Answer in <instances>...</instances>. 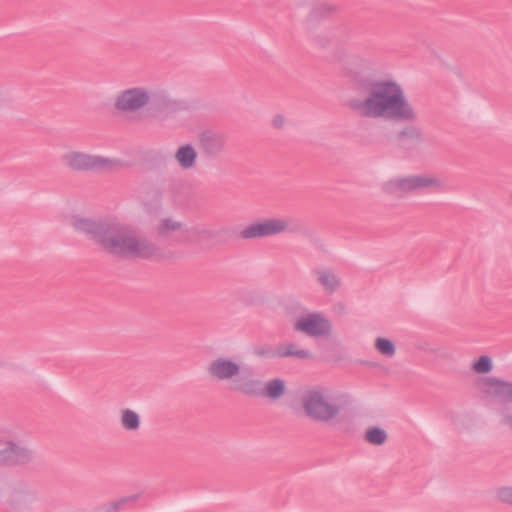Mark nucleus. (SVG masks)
<instances>
[{"label":"nucleus","mask_w":512,"mask_h":512,"mask_svg":"<svg viewBox=\"0 0 512 512\" xmlns=\"http://www.w3.org/2000/svg\"><path fill=\"white\" fill-rule=\"evenodd\" d=\"M371 63L363 58L352 57L343 67V75L359 94L345 102L346 108L360 119L396 123H414L418 113L409 101L403 87L392 79H370L367 72ZM401 142L420 144L424 134L420 127L408 124L397 133Z\"/></svg>","instance_id":"f257e3e1"},{"label":"nucleus","mask_w":512,"mask_h":512,"mask_svg":"<svg viewBox=\"0 0 512 512\" xmlns=\"http://www.w3.org/2000/svg\"><path fill=\"white\" fill-rule=\"evenodd\" d=\"M112 229L113 235L107 242L106 253L127 259L154 260L162 257L159 245L130 225L117 221Z\"/></svg>","instance_id":"f03ea898"},{"label":"nucleus","mask_w":512,"mask_h":512,"mask_svg":"<svg viewBox=\"0 0 512 512\" xmlns=\"http://www.w3.org/2000/svg\"><path fill=\"white\" fill-rule=\"evenodd\" d=\"M300 404L304 416L311 421L329 425L334 429H342L341 407L322 390L305 391L300 398Z\"/></svg>","instance_id":"7ed1b4c3"},{"label":"nucleus","mask_w":512,"mask_h":512,"mask_svg":"<svg viewBox=\"0 0 512 512\" xmlns=\"http://www.w3.org/2000/svg\"><path fill=\"white\" fill-rule=\"evenodd\" d=\"M63 165L72 172L109 173L121 166L119 159L80 150H70L62 155Z\"/></svg>","instance_id":"20e7f679"},{"label":"nucleus","mask_w":512,"mask_h":512,"mask_svg":"<svg viewBox=\"0 0 512 512\" xmlns=\"http://www.w3.org/2000/svg\"><path fill=\"white\" fill-rule=\"evenodd\" d=\"M445 183L435 176L409 175L405 177H394L381 184V190L387 195L404 196L422 189L441 190Z\"/></svg>","instance_id":"39448f33"},{"label":"nucleus","mask_w":512,"mask_h":512,"mask_svg":"<svg viewBox=\"0 0 512 512\" xmlns=\"http://www.w3.org/2000/svg\"><path fill=\"white\" fill-rule=\"evenodd\" d=\"M206 371L212 380L229 383L233 391L241 394L242 390L239 387L243 382L251 380V376L241 374L242 365L240 362L227 357H217L211 360L206 367Z\"/></svg>","instance_id":"423d86ee"},{"label":"nucleus","mask_w":512,"mask_h":512,"mask_svg":"<svg viewBox=\"0 0 512 512\" xmlns=\"http://www.w3.org/2000/svg\"><path fill=\"white\" fill-rule=\"evenodd\" d=\"M118 220L95 221L81 216H73L71 226L78 232L91 237L103 251L107 252V242L112 238Z\"/></svg>","instance_id":"0eeeda50"},{"label":"nucleus","mask_w":512,"mask_h":512,"mask_svg":"<svg viewBox=\"0 0 512 512\" xmlns=\"http://www.w3.org/2000/svg\"><path fill=\"white\" fill-rule=\"evenodd\" d=\"M34 460L33 450L16 438L0 439V465H27Z\"/></svg>","instance_id":"6e6552de"},{"label":"nucleus","mask_w":512,"mask_h":512,"mask_svg":"<svg viewBox=\"0 0 512 512\" xmlns=\"http://www.w3.org/2000/svg\"><path fill=\"white\" fill-rule=\"evenodd\" d=\"M242 394L247 397H267L271 400L281 398L286 392L285 382L276 378L264 383L260 379L251 377L239 387Z\"/></svg>","instance_id":"1a4fd4ad"},{"label":"nucleus","mask_w":512,"mask_h":512,"mask_svg":"<svg viewBox=\"0 0 512 512\" xmlns=\"http://www.w3.org/2000/svg\"><path fill=\"white\" fill-rule=\"evenodd\" d=\"M288 228L289 220L286 218H267L246 226L239 235L244 240L265 238L281 234Z\"/></svg>","instance_id":"9d476101"},{"label":"nucleus","mask_w":512,"mask_h":512,"mask_svg":"<svg viewBox=\"0 0 512 512\" xmlns=\"http://www.w3.org/2000/svg\"><path fill=\"white\" fill-rule=\"evenodd\" d=\"M296 332L303 333L312 338L328 337L332 326L322 313L312 312L299 317L293 326Z\"/></svg>","instance_id":"9b49d317"},{"label":"nucleus","mask_w":512,"mask_h":512,"mask_svg":"<svg viewBox=\"0 0 512 512\" xmlns=\"http://www.w3.org/2000/svg\"><path fill=\"white\" fill-rule=\"evenodd\" d=\"M477 391L486 398L512 403V382L496 377H479L475 381Z\"/></svg>","instance_id":"f8f14e48"},{"label":"nucleus","mask_w":512,"mask_h":512,"mask_svg":"<svg viewBox=\"0 0 512 512\" xmlns=\"http://www.w3.org/2000/svg\"><path fill=\"white\" fill-rule=\"evenodd\" d=\"M150 100L151 94L147 88L132 87L117 95L114 106L119 111L132 113L146 107Z\"/></svg>","instance_id":"ddd939ff"},{"label":"nucleus","mask_w":512,"mask_h":512,"mask_svg":"<svg viewBox=\"0 0 512 512\" xmlns=\"http://www.w3.org/2000/svg\"><path fill=\"white\" fill-rule=\"evenodd\" d=\"M197 141L202 154L209 159L220 157L227 148V135L219 130H202L197 135Z\"/></svg>","instance_id":"4468645a"},{"label":"nucleus","mask_w":512,"mask_h":512,"mask_svg":"<svg viewBox=\"0 0 512 512\" xmlns=\"http://www.w3.org/2000/svg\"><path fill=\"white\" fill-rule=\"evenodd\" d=\"M174 160L182 170H192L198 161V151L191 143H185L176 149Z\"/></svg>","instance_id":"2eb2a0df"},{"label":"nucleus","mask_w":512,"mask_h":512,"mask_svg":"<svg viewBox=\"0 0 512 512\" xmlns=\"http://www.w3.org/2000/svg\"><path fill=\"white\" fill-rule=\"evenodd\" d=\"M318 284L327 294L337 292L342 285L341 278L331 268H319L314 271Z\"/></svg>","instance_id":"dca6fc26"},{"label":"nucleus","mask_w":512,"mask_h":512,"mask_svg":"<svg viewBox=\"0 0 512 512\" xmlns=\"http://www.w3.org/2000/svg\"><path fill=\"white\" fill-rule=\"evenodd\" d=\"M183 229V223L176 217L165 216L157 220L154 226V232L160 239H170Z\"/></svg>","instance_id":"f3484780"},{"label":"nucleus","mask_w":512,"mask_h":512,"mask_svg":"<svg viewBox=\"0 0 512 512\" xmlns=\"http://www.w3.org/2000/svg\"><path fill=\"white\" fill-rule=\"evenodd\" d=\"M287 357L306 360L312 358V353L307 349L300 348L296 343L290 342L278 346V358Z\"/></svg>","instance_id":"a211bd4d"},{"label":"nucleus","mask_w":512,"mask_h":512,"mask_svg":"<svg viewBox=\"0 0 512 512\" xmlns=\"http://www.w3.org/2000/svg\"><path fill=\"white\" fill-rule=\"evenodd\" d=\"M120 424L126 431H137L141 426V419L137 412L126 408L120 411Z\"/></svg>","instance_id":"6ab92c4d"},{"label":"nucleus","mask_w":512,"mask_h":512,"mask_svg":"<svg viewBox=\"0 0 512 512\" xmlns=\"http://www.w3.org/2000/svg\"><path fill=\"white\" fill-rule=\"evenodd\" d=\"M34 501V497L29 492H17L14 494L11 500V508L15 512H23L25 509H29Z\"/></svg>","instance_id":"aec40b11"},{"label":"nucleus","mask_w":512,"mask_h":512,"mask_svg":"<svg viewBox=\"0 0 512 512\" xmlns=\"http://www.w3.org/2000/svg\"><path fill=\"white\" fill-rule=\"evenodd\" d=\"M364 438L369 444L380 446L387 441V433L384 429L373 426L366 430Z\"/></svg>","instance_id":"412c9836"},{"label":"nucleus","mask_w":512,"mask_h":512,"mask_svg":"<svg viewBox=\"0 0 512 512\" xmlns=\"http://www.w3.org/2000/svg\"><path fill=\"white\" fill-rule=\"evenodd\" d=\"M375 348L380 354L387 357H392L396 353L395 344L387 338L378 337L375 340Z\"/></svg>","instance_id":"4be33fe9"},{"label":"nucleus","mask_w":512,"mask_h":512,"mask_svg":"<svg viewBox=\"0 0 512 512\" xmlns=\"http://www.w3.org/2000/svg\"><path fill=\"white\" fill-rule=\"evenodd\" d=\"M471 369L477 374H487L492 371L493 363L488 355L480 356L471 366Z\"/></svg>","instance_id":"5701e85b"},{"label":"nucleus","mask_w":512,"mask_h":512,"mask_svg":"<svg viewBox=\"0 0 512 512\" xmlns=\"http://www.w3.org/2000/svg\"><path fill=\"white\" fill-rule=\"evenodd\" d=\"M252 353L259 358H278V347L273 349L268 345H259L253 348Z\"/></svg>","instance_id":"b1692460"},{"label":"nucleus","mask_w":512,"mask_h":512,"mask_svg":"<svg viewBox=\"0 0 512 512\" xmlns=\"http://www.w3.org/2000/svg\"><path fill=\"white\" fill-rule=\"evenodd\" d=\"M160 109H162L166 113L177 112L181 109V102L178 100L172 99L168 96H163L162 101L160 103Z\"/></svg>","instance_id":"393cba45"},{"label":"nucleus","mask_w":512,"mask_h":512,"mask_svg":"<svg viewBox=\"0 0 512 512\" xmlns=\"http://www.w3.org/2000/svg\"><path fill=\"white\" fill-rule=\"evenodd\" d=\"M499 424L512 432V408L505 407L499 412Z\"/></svg>","instance_id":"a878e982"},{"label":"nucleus","mask_w":512,"mask_h":512,"mask_svg":"<svg viewBox=\"0 0 512 512\" xmlns=\"http://www.w3.org/2000/svg\"><path fill=\"white\" fill-rule=\"evenodd\" d=\"M498 499L503 502L512 505V487H502L497 491Z\"/></svg>","instance_id":"bb28decb"},{"label":"nucleus","mask_w":512,"mask_h":512,"mask_svg":"<svg viewBox=\"0 0 512 512\" xmlns=\"http://www.w3.org/2000/svg\"><path fill=\"white\" fill-rule=\"evenodd\" d=\"M316 16H329L337 12V8L331 4H321L315 8Z\"/></svg>","instance_id":"cd10ccee"},{"label":"nucleus","mask_w":512,"mask_h":512,"mask_svg":"<svg viewBox=\"0 0 512 512\" xmlns=\"http://www.w3.org/2000/svg\"><path fill=\"white\" fill-rule=\"evenodd\" d=\"M272 124L275 128L280 129L285 125V118L282 115L273 117Z\"/></svg>","instance_id":"c85d7f7f"},{"label":"nucleus","mask_w":512,"mask_h":512,"mask_svg":"<svg viewBox=\"0 0 512 512\" xmlns=\"http://www.w3.org/2000/svg\"><path fill=\"white\" fill-rule=\"evenodd\" d=\"M118 506H119V504H117V503L112 504V507H113V509H114L115 511L118 509Z\"/></svg>","instance_id":"c756f323"}]
</instances>
